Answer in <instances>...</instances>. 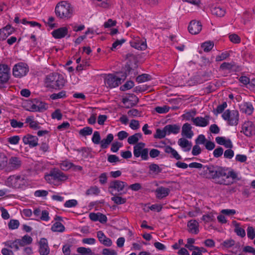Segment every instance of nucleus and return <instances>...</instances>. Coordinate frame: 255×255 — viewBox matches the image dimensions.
<instances>
[{"instance_id": "79ce46f5", "label": "nucleus", "mask_w": 255, "mask_h": 255, "mask_svg": "<svg viewBox=\"0 0 255 255\" xmlns=\"http://www.w3.org/2000/svg\"><path fill=\"white\" fill-rule=\"evenodd\" d=\"M214 47V43L211 41H206L203 43L201 45V47L203 49L205 52H209Z\"/></svg>"}, {"instance_id": "e433bc0d", "label": "nucleus", "mask_w": 255, "mask_h": 255, "mask_svg": "<svg viewBox=\"0 0 255 255\" xmlns=\"http://www.w3.org/2000/svg\"><path fill=\"white\" fill-rule=\"evenodd\" d=\"M53 232H63L65 230V227L59 222H55L51 227Z\"/></svg>"}, {"instance_id": "864d4df0", "label": "nucleus", "mask_w": 255, "mask_h": 255, "mask_svg": "<svg viewBox=\"0 0 255 255\" xmlns=\"http://www.w3.org/2000/svg\"><path fill=\"white\" fill-rule=\"evenodd\" d=\"M170 108L167 106H164L163 107H156L155 108V111L159 114H165L168 112Z\"/></svg>"}, {"instance_id": "8fccbe9b", "label": "nucleus", "mask_w": 255, "mask_h": 255, "mask_svg": "<svg viewBox=\"0 0 255 255\" xmlns=\"http://www.w3.org/2000/svg\"><path fill=\"white\" fill-rule=\"evenodd\" d=\"M134 84V82L132 81H128L125 84L120 87V90L122 91H125L129 90L133 87Z\"/></svg>"}, {"instance_id": "c9c22d12", "label": "nucleus", "mask_w": 255, "mask_h": 255, "mask_svg": "<svg viewBox=\"0 0 255 255\" xmlns=\"http://www.w3.org/2000/svg\"><path fill=\"white\" fill-rule=\"evenodd\" d=\"M8 164V158L3 152H0V170L3 169Z\"/></svg>"}, {"instance_id": "4c0bfd02", "label": "nucleus", "mask_w": 255, "mask_h": 255, "mask_svg": "<svg viewBox=\"0 0 255 255\" xmlns=\"http://www.w3.org/2000/svg\"><path fill=\"white\" fill-rule=\"evenodd\" d=\"M77 252L80 254V255H95V254L92 251L91 249L85 247L78 248Z\"/></svg>"}, {"instance_id": "69168bd1", "label": "nucleus", "mask_w": 255, "mask_h": 255, "mask_svg": "<svg viewBox=\"0 0 255 255\" xmlns=\"http://www.w3.org/2000/svg\"><path fill=\"white\" fill-rule=\"evenodd\" d=\"M223 148L222 147L219 146L214 150V156L216 158L220 157L223 154Z\"/></svg>"}, {"instance_id": "423d86ee", "label": "nucleus", "mask_w": 255, "mask_h": 255, "mask_svg": "<svg viewBox=\"0 0 255 255\" xmlns=\"http://www.w3.org/2000/svg\"><path fill=\"white\" fill-rule=\"evenodd\" d=\"M222 118L227 121L229 125L236 126L238 124L239 120V113L237 110H226L222 115Z\"/></svg>"}, {"instance_id": "c756f323", "label": "nucleus", "mask_w": 255, "mask_h": 255, "mask_svg": "<svg viewBox=\"0 0 255 255\" xmlns=\"http://www.w3.org/2000/svg\"><path fill=\"white\" fill-rule=\"evenodd\" d=\"M164 151L167 153H171L172 157H173L177 160H180L181 159V156L178 153L176 150L169 145L164 146Z\"/></svg>"}, {"instance_id": "a18cd8bd", "label": "nucleus", "mask_w": 255, "mask_h": 255, "mask_svg": "<svg viewBox=\"0 0 255 255\" xmlns=\"http://www.w3.org/2000/svg\"><path fill=\"white\" fill-rule=\"evenodd\" d=\"M5 245L11 249H13L15 251H17L19 249V244L18 243L17 239L15 240L13 242L7 241L5 243Z\"/></svg>"}, {"instance_id": "680f3d73", "label": "nucleus", "mask_w": 255, "mask_h": 255, "mask_svg": "<svg viewBox=\"0 0 255 255\" xmlns=\"http://www.w3.org/2000/svg\"><path fill=\"white\" fill-rule=\"evenodd\" d=\"M78 202L75 199H71L67 201L65 204L64 206L67 208L74 207L77 206Z\"/></svg>"}, {"instance_id": "f8f14e48", "label": "nucleus", "mask_w": 255, "mask_h": 255, "mask_svg": "<svg viewBox=\"0 0 255 255\" xmlns=\"http://www.w3.org/2000/svg\"><path fill=\"white\" fill-rule=\"evenodd\" d=\"M241 132H243L248 137H251L255 134V126L251 121L245 122L242 125Z\"/></svg>"}, {"instance_id": "9d476101", "label": "nucleus", "mask_w": 255, "mask_h": 255, "mask_svg": "<svg viewBox=\"0 0 255 255\" xmlns=\"http://www.w3.org/2000/svg\"><path fill=\"white\" fill-rule=\"evenodd\" d=\"M127 186L128 184L125 182L119 180H115L110 183L109 187V192L112 195H114V190L120 192L119 194H122L121 192L124 190V188Z\"/></svg>"}, {"instance_id": "603ef678", "label": "nucleus", "mask_w": 255, "mask_h": 255, "mask_svg": "<svg viewBox=\"0 0 255 255\" xmlns=\"http://www.w3.org/2000/svg\"><path fill=\"white\" fill-rule=\"evenodd\" d=\"M92 140L94 144H98L101 142V136L98 131H95L93 135Z\"/></svg>"}, {"instance_id": "e2e57ef3", "label": "nucleus", "mask_w": 255, "mask_h": 255, "mask_svg": "<svg viewBox=\"0 0 255 255\" xmlns=\"http://www.w3.org/2000/svg\"><path fill=\"white\" fill-rule=\"evenodd\" d=\"M122 146L121 143L118 141L115 142L112 144L111 150L114 152H117Z\"/></svg>"}, {"instance_id": "bf43d9fd", "label": "nucleus", "mask_w": 255, "mask_h": 255, "mask_svg": "<svg viewBox=\"0 0 255 255\" xmlns=\"http://www.w3.org/2000/svg\"><path fill=\"white\" fill-rule=\"evenodd\" d=\"M234 66V63L224 62L220 65L222 70H231Z\"/></svg>"}, {"instance_id": "6ab92c4d", "label": "nucleus", "mask_w": 255, "mask_h": 255, "mask_svg": "<svg viewBox=\"0 0 255 255\" xmlns=\"http://www.w3.org/2000/svg\"><path fill=\"white\" fill-rule=\"evenodd\" d=\"M68 28L66 27H60L52 32V35L56 39H61L68 34Z\"/></svg>"}, {"instance_id": "7ed1b4c3", "label": "nucleus", "mask_w": 255, "mask_h": 255, "mask_svg": "<svg viewBox=\"0 0 255 255\" xmlns=\"http://www.w3.org/2000/svg\"><path fill=\"white\" fill-rule=\"evenodd\" d=\"M227 169L222 166L213 165L212 179L220 185H229L230 182L227 180Z\"/></svg>"}, {"instance_id": "a211bd4d", "label": "nucleus", "mask_w": 255, "mask_h": 255, "mask_svg": "<svg viewBox=\"0 0 255 255\" xmlns=\"http://www.w3.org/2000/svg\"><path fill=\"white\" fill-rule=\"evenodd\" d=\"M14 29L10 25H7L4 27L0 29V40H4L6 38L12 34Z\"/></svg>"}, {"instance_id": "09e8293b", "label": "nucleus", "mask_w": 255, "mask_h": 255, "mask_svg": "<svg viewBox=\"0 0 255 255\" xmlns=\"http://www.w3.org/2000/svg\"><path fill=\"white\" fill-rule=\"evenodd\" d=\"M93 129L89 127H86L81 129L79 131V134L83 136L91 135L92 133Z\"/></svg>"}, {"instance_id": "052dcab7", "label": "nucleus", "mask_w": 255, "mask_h": 255, "mask_svg": "<svg viewBox=\"0 0 255 255\" xmlns=\"http://www.w3.org/2000/svg\"><path fill=\"white\" fill-rule=\"evenodd\" d=\"M247 236L251 239L253 240L255 238V231L253 227L249 226L247 228Z\"/></svg>"}, {"instance_id": "c85d7f7f", "label": "nucleus", "mask_w": 255, "mask_h": 255, "mask_svg": "<svg viewBox=\"0 0 255 255\" xmlns=\"http://www.w3.org/2000/svg\"><path fill=\"white\" fill-rule=\"evenodd\" d=\"M232 224L235 226L234 231L236 234L242 238H244L246 236L245 230L240 227V224L237 223L236 221H233Z\"/></svg>"}, {"instance_id": "2f4dec72", "label": "nucleus", "mask_w": 255, "mask_h": 255, "mask_svg": "<svg viewBox=\"0 0 255 255\" xmlns=\"http://www.w3.org/2000/svg\"><path fill=\"white\" fill-rule=\"evenodd\" d=\"M142 134L141 133H136L128 137V142L129 144H137L139 139L142 138Z\"/></svg>"}, {"instance_id": "2eb2a0df", "label": "nucleus", "mask_w": 255, "mask_h": 255, "mask_svg": "<svg viewBox=\"0 0 255 255\" xmlns=\"http://www.w3.org/2000/svg\"><path fill=\"white\" fill-rule=\"evenodd\" d=\"M202 25L199 21L195 20L190 21L188 27V31L192 34H197L202 30Z\"/></svg>"}, {"instance_id": "b1692460", "label": "nucleus", "mask_w": 255, "mask_h": 255, "mask_svg": "<svg viewBox=\"0 0 255 255\" xmlns=\"http://www.w3.org/2000/svg\"><path fill=\"white\" fill-rule=\"evenodd\" d=\"M188 231L192 234H197L199 233V223L195 220H191L188 222Z\"/></svg>"}, {"instance_id": "72a5a7b5", "label": "nucleus", "mask_w": 255, "mask_h": 255, "mask_svg": "<svg viewBox=\"0 0 255 255\" xmlns=\"http://www.w3.org/2000/svg\"><path fill=\"white\" fill-rule=\"evenodd\" d=\"M18 243L19 246L23 247L27 245H29L32 243V239L28 235H25L22 239H17Z\"/></svg>"}, {"instance_id": "cd10ccee", "label": "nucleus", "mask_w": 255, "mask_h": 255, "mask_svg": "<svg viewBox=\"0 0 255 255\" xmlns=\"http://www.w3.org/2000/svg\"><path fill=\"white\" fill-rule=\"evenodd\" d=\"M178 143L182 148H186L184 149L185 151H189L191 148V142L184 138H180L178 140Z\"/></svg>"}, {"instance_id": "6e6d98bb", "label": "nucleus", "mask_w": 255, "mask_h": 255, "mask_svg": "<svg viewBox=\"0 0 255 255\" xmlns=\"http://www.w3.org/2000/svg\"><path fill=\"white\" fill-rule=\"evenodd\" d=\"M19 225V222L17 220H10L8 224V228L11 230L17 229Z\"/></svg>"}, {"instance_id": "4d7b16f0", "label": "nucleus", "mask_w": 255, "mask_h": 255, "mask_svg": "<svg viewBox=\"0 0 255 255\" xmlns=\"http://www.w3.org/2000/svg\"><path fill=\"white\" fill-rule=\"evenodd\" d=\"M20 140V137L18 135L10 136L7 138V141L11 144H17Z\"/></svg>"}, {"instance_id": "dca6fc26", "label": "nucleus", "mask_w": 255, "mask_h": 255, "mask_svg": "<svg viewBox=\"0 0 255 255\" xmlns=\"http://www.w3.org/2000/svg\"><path fill=\"white\" fill-rule=\"evenodd\" d=\"M209 116L207 115L204 118L202 117L192 118V121L196 126L205 127L209 125Z\"/></svg>"}, {"instance_id": "5fc2aeb1", "label": "nucleus", "mask_w": 255, "mask_h": 255, "mask_svg": "<svg viewBox=\"0 0 255 255\" xmlns=\"http://www.w3.org/2000/svg\"><path fill=\"white\" fill-rule=\"evenodd\" d=\"M10 126L13 128H21L23 127L24 124L20 122H18L16 120H10Z\"/></svg>"}, {"instance_id": "4468645a", "label": "nucleus", "mask_w": 255, "mask_h": 255, "mask_svg": "<svg viewBox=\"0 0 255 255\" xmlns=\"http://www.w3.org/2000/svg\"><path fill=\"white\" fill-rule=\"evenodd\" d=\"M22 140L24 144H28L30 148L34 147L38 145V137L29 133L23 137Z\"/></svg>"}, {"instance_id": "9b49d317", "label": "nucleus", "mask_w": 255, "mask_h": 255, "mask_svg": "<svg viewBox=\"0 0 255 255\" xmlns=\"http://www.w3.org/2000/svg\"><path fill=\"white\" fill-rule=\"evenodd\" d=\"M9 68L6 64H0V87L9 79Z\"/></svg>"}, {"instance_id": "ddd939ff", "label": "nucleus", "mask_w": 255, "mask_h": 255, "mask_svg": "<svg viewBox=\"0 0 255 255\" xmlns=\"http://www.w3.org/2000/svg\"><path fill=\"white\" fill-rule=\"evenodd\" d=\"M130 46L136 49L144 50L147 48L146 40H142L136 37L130 42Z\"/></svg>"}, {"instance_id": "f03ea898", "label": "nucleus", "mask_w": 255, "mask_h": 255, "mask_svg": "<svg viewBox=\"0 0 255 255\" xmlns=\"http://www.w3.org/2000/svg\"><path fill=\"white\" fill-rule=\"evenodd\" d=\"M74 9L72 5L66 1L58 2L55 8L56 16L60 19H68L72 17Z\"/></svg>"}, {"instance_id": "393cba45", "label": "nucleus", "mask_w": 255, "mask_h": 255, "mask_svg": "<svg viewBox=\"0 0 255 255\" xmlns=\"http://www.w3.org/2000/svg\"><path fill=\"white\" fill-rule=\"evenodd\" d=\"M155 192L156 193V197L158 199H162L169 195L170 190L168 188L161 186L156 189Z\"/></svg>"}, {"instance_id": "20e7f679", "label": "nucleus", "mask_w": 255, "mask_h": 255, "mask_svg": "<svg viewBox=\"0 0 255 255\" xmlns=\"http://www.w3.org/2000/svg\"><path fill=\"white\" fill-rule=\"evenodd\" d=\"M45 180L50 184L54 183L55 181H63L68 179V176L58 168L51 169L48 174L44 176Z\"/></svg>"}, {"instance_id": "4be33fe9", "label": "nucleus", "mask_w": 255, "mask_h": 255, "mask_svg": "<svg viewBox=\"0 0 255 255\" xmlns=\"http://www.w3.org/2000/svg\"><path fill=\"white\" fill-rule=\"evenodd\" d=\"M97 238L101 244L107 247H110L112 246V240L110 238H107L102 231H99L97 232Z\"/></svg>"}, {"instance_id": "0e129e2a", "label": "nucleus", "mask_w": 255, "mask_h": 255, "mask_svg": "<svg viewBox=\"0 0 255 255\" xmlns=\"http://www.w3.org/2000/svg\"><path fill=\"white\" fill-rule=\"evenodd\" d=\"M229 37L230 41L234 43H239L241 42L240 37L236 34H232Z\"/></svg>"}, {"instance_id": "c03bdc74", "label": "nucleus", "mask_w": 255, "mask_h": 255, "mask_svg": "<svg viewBox=\"0 0 255 255\" xmlns=\"http://www.w3.org/2000/svg\"><path fill=\"white\" fill-rule=\"evenodd\" d=\"M151 76L147 74H142L138 75L136 78V81L138 83L144 82L150 80Z\"/></svg>"}, {"instance_id": "0eeeda50", "label": "nucleus", "mask_w": 255, "mask_h": 255, "mask_svg": "<svg viewBox=\"0 0 255 255\" xmlns=\"http://www.w3.org/2000/svg\"><path fill=\"white\" fill-rule=\"evenodd\" d=\"M145 144L140 142L137 143L133 147V155L135 157H141L143 160H147L148 157V149L144 148Z\"/></svg>"}, {"instance_id": "ea45409f", "label": "nucleus", "mask_w": 255, "mask_h": 255, "mask_svg": "<svg viewBox=\"0 0 255 255\" xmlns=\"http://www.w3.org/2000/svg\"><path fill=\"white\" fill-rule=\"evenodd\" d=\"M66 97V92L65 91H61L58 93H53L50 96L51 99L55 100L57 99L64 98Z\"/></svg>"}, {"instance_id": "1a4fd4ad", "label": "nucleus", "mask_w": 255, "mask_h": 255, "mask_svg": "<svg viewBox=\"0 0 255 255\" xmlns=\"http://www.w3.org/2000/svg\"><path fill=\"white\" fill-rule=\"evenodd\" d=\"M28 71L27 65L23 62H19L14 66L12 72L15 77L21 78L25 76Z\"/></svg>"}, {"instance_id": "f704fd0d", "label": "nucleus", "mask_w": 255, "mask_h": 255, "mask_svg": "<svg viewBox=\"0 0 255 255\" xmlns=\"http://www.w3.org/2000/svg\"><path fill=\"white\" fill-rule=\"evenodd\" d=\"M149 173L150 174L151 173H154L156 175L158 174L159 173H161L162 171V169L155 163H151L149 166Z\"/></svg>"}, {"instance_id": "f3484780", "label": "nucleus", "mask_w": 255, "mask_h": 255, "mask_svg": "<svg viewBox=\"0 0 255 255\" xmlns=\"http://www.w3.org/2000/svg\"><path fill=\"white\" fill-rule=\"evenodd\" d=\"M39 252L40 255H47L49 254L50 250L48 246L47 239L42 238L39 241Z\"/></svg>"}, {"instance_id": "13d9d810", "label": "nucleus", "mask_w": 255, "mask_h": 255, "mask_svg": "<svg viewBox=\"0 0 255 255\" xmlns=\"http://www.w3.org/2000/svg\"><path fill=\"white\" fill-rule=\"evenodd\" d=\"M230 56V54L228 52L225 51L222 53L220 55H218L216 57V61H221L227 59Z\"/></svg>"}, {"instance_id": "de8ad7c7", "label": "nucleus", "mask_w": 255, "mask_h": 255, "mask_svg": "<svg viewBox=\"0 0 255 255\" xmlns=\"http://www.w3.org/2000/svg\"><path fill=\"white\" fill-rule=\"evenodd\" d=\"M74 164L68 161H64L60 164V167L63 170H68L71 168Z\"/></svg>"}, {"instance_id": "37998d69", "label": "nucleus", "mask_w": 255, "mask_h": 255, "mask_svg": "<svg viewBox=\"0 0 255 255\" xmlns=\"http://www.w3.org/2000/svg\"><path fill=\"white\" fill-rule=\"evenodd\" d=\"M100 191L96 186H91L89 189L87 190L86 192V195H98Z\"/></svg>"}, {"instance_id": "f257e3e1", "label": "nucleus", "mask_w": 255, "mask_h": 255, "mask_svg": "<svg viewBox=\"0 0 255 255\" xmlns=\"http://www.w3.org/2000/svg\"><path fill=\"white\" fill-rule=\"evenodd\" d=\"M66 80L62 74L52 73L48 75L45 80V87L53 90H60L65 85Z\"/></svg>"}, {"instance_id": "6e6552de", "label": "nucleus", "mask_w": 255, "mask_h": 255, "mask_svg": "<svg viewBox=\"0 0 255 255\" xmlns=\"http://www.w3.org/2000/svg\"><path fill=\"white\" fill-rule=\"evenodd\" d=\"M25 184L24 178L20 175L10 176L6 181V185L14 188H21Z\"/></svg>"}, {"instance_id": "a878e982", "label": "nucleus", "mask_w": 255, "mask_h": 255, "mask_svg": "<svg viewBox=\"0 0 255 255\" xmlns=\"http://www.w3.org/2000/svg\"><path fill=\"white\" fill-rule=\"evenodd\" d=\"M180 127L179 126L174 125H167L164 127V129L166 130L167 134L171 133L177 134L180 131Z\"/></svg>"}, {"instance_id": "aec40b11", "label": "nucleus", "mask_w": 255, "mask_h": 255, "mask_svg": "<svg viewBox=\"0 0 255 255\" xmlns=\"http://www.w3.org/2000/svg\"><path fill=\"white\" fill-rule=\"evenodd\" d=\"M21 160L20 158L16 156L11 157L8 162V164L12 170H16L21 166Z\"/></svg>"}, {"instance_id": "3c124183", "label": "nucleus", "mask_w": 255, "mask_h": 255, "mask_svg": "<svg viewBox=\"0 0 255 255\" xmlns=\"http://www.w3.org/2000/svg\"><path fill=\"white\" fill-rule=\"evenodd\" d=\"M36 101V103L37 104V106H36L38 108L37 110L38 111H41L42 110H45L47 109L48 106L47 104H46L45 103L43 102L42 101H39L38 100L35 99L34 100Z\"/></svg>"}, {"instance_id": "774afa93", "label": "nucleus", "mask_w": 255, "mask_h": 255, "mask_svg": "<svg viewBox=\"0 0 255 255\" xmlns=\"http://www.w3.org/2000/svg\"><path fill=\"white\" fill-rule=\"evenodd\" d=\"M102 254L104 255H117V253L115 250L107 248L103 250Z\"/></svg>"}, {"instance_id": "49530a36", "label": "nucleus", "mask_w": 255, "mask_h": 255, "mask_svg": "<svg viewBox=\"0 0 255 255\" xmlns=\"http://www.w3.org/2000/svg\"><path fill=\"white\" fill-rule=\"evenodd\" d=\"M141 111L136 109H132L128 112V115L130 117H140L141 116Z\"/></svg>"}, {"instance_id": "39448f33", "label": "nucleus", "mask_w": 255, "mask_h": 255, "mask_svg": "<svg viewBox=\"0 0 255 255\" xmlns=\"http://www.w3.org/2000/svg\"><path fill=\"white\" fill-rule=\"evenodd\" d=\"M126 74H123L121 77L110 74L105 77V83L107 87L110 88H115L121 85L126 79Z\"/></svg>"}, {"instance_id": "473e14b6", "label": "nucleus", "mask_w": 255, "mask_h": 255, "mask_svg": "<svg viewBox=\"0 0 255 255\" xmlns=\"http://www.w3.org/2000/svg\"><path fill=\"white\" fill-rule=\"evenodd\" d=\"M211 12L213 14L219 17H222L224 16L226 13L225 9L220 6H215L212 7L211 9Z\"/></svg>"}, {"instance_id": "bb28decb", "label": "nucleus", "mask_w": 255, "mask_h": 255, "mask_svg": "<svg viewBox=\"0 0 255 255\" xmlns=\"http://www.w3.org/2000/svg\"><path fill=\"white\" fill-rule=\"evenodd\" d=\"M114 139V135L112 133L107 135L106 138L103 139L100 142V146L102 149L108 148L109 145L112 142Z\"/></svg>"}, {"instance_id": "7c9ffc66", "label": "nucleus", "mask_w": 255, "mask_h": 255, "mask_svg": "<svg viewBox=\"0 0 255 255\" xmlns=\"http://www.w3.org/2000/svg\"><path fill=\"white\" fill-rule=\"evenodd\" d=\"M241 110L243 112L248 114V115H251L254 111V108L252 104L249 102L244 103L242 105Z\"/></svg>"}, {"instance_id": "58836bf2", "label": "nucleus", "mask_w": 255, "mask_h": 255, "mask_svg": "<svg viewBox=\"0 0 255 255\" xmlns=\"http://www.w3.org/2000/svg\"><path fill=\"white\" fill-rule=\"evenodd\" d=\"M119 195L120 194L116 195V194H114V196L111 198L112 201L117 205L125 204L127 202V199L120 196Z\"/></svg>"}, {"instance_id": "a19ab883", "label": "nucleus", "mask_w": 255, "mask_h": 255, "mask_svg": "<svg viewBox=\"0 0 255 255\" xmlns=\"http://www.w3.org/2000/svg\"><path fill=\"white\" fill-rule=\"evenodd\" d=\"M167 133L166 130L164 129V128L162 130L160 128H157L156 130V133L154 134V137L155 138L161 139L165 137Z\"/></svg>"}, {"instance_id": "338daca9", "label": "nucleus", "mask_w": 255, "mask_h": 255, "mask_svg": "<svg viewBox=\"0 0 255 255\" xmlns=\"http://www.w3.org/2000/svg\"><path fill=\"white\" fill-rule=\"evenodd\" d=\"M129 127L133 130L138 129L139 128V122L135 120H131L129 124Z\"/></svg>"}, {"instance_id": "5701e85b", "label": "nucleus", "mask_w": 255, "mask_h": 255, "mask_svg": "<svg viewBox=\"0 0 255 255\" xmlns=\"http://www.w3.org/2000/svg\"><path fill=\"white\" fill-rule=\"evenodd\" d=\"M194 133L192 130V127L189 123L184 124L182 128V135L188 138H191Z\"/></svg>"}, {"instance_id": "412c9836", "label": "nucleus", "mask_w": 255, "mask_h": 255, "mask_svg": "<svg viewBox=\"0 0 255 255\" xmlns=\"http://www.w3.org/2000/svg\"><path fill=\"white\" fill-rule=\"evenodd\" d=\"M213 164H210L208 165L203 166L200 173V175L204 178L212 179V174Z\"/></svg>"}]
</instances>
